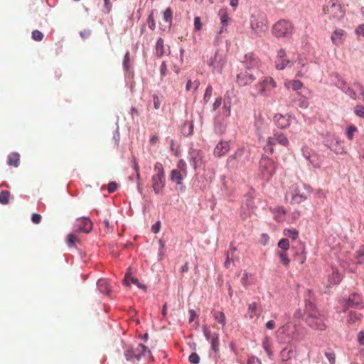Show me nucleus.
<instances>
[{
    "instance_id": "obj_22",
    "label": "nucleus",
    "mask_w": 364,
    "mask_h": 364,
    "mask_svg": "<svg viewBox=\"0 0 364 364\" xmlns=\"http://www.w3.org/2000/svg\"><path fill=\"white\" fill-rule=\"evenodd\" d=\"M289 325H284L277 331V336L281 342H288L291 338V335L288 333L289 331Z\"/></svg>"
},
{
    "instance_id": "obj_18",
    "label": "nucleus",
    "mask_w": 364,
    "mask_h": 364,
    "mask_svg": "<svg viewBox=\"0 0 364 364\" xmlns=\"http://www.w3.org/2000/svg\"><path fill=\"white\" fill-rule=\"evenodd\" d=\"M252 27L257 32H265L268 30V22L266 18L262 17L252 23Z\"/></svg>"
},
{
    "instance_id": "obj_60",
    "label": "nucleus",
    "mask_w": 364,
    "mask_h": 364,
    "mask_svg": "<svg viewBox=\"0 0 364 364\" xmlns=\"http://www.w3.org/2000/svg\"><path fill=\"white\" fill-rule=\"evenodd\" d=\"M117 183L115 182H110L107 186L109 193H113L117 189Z\"/></svg>"
},
{
    "instance_id": "obj_24",
    "label": "nucleus",
    "mask_w": 364,
    "mask_h": 364,
    "mask_svg": "<svg viewBox=\"0 0 364 364\" xmlns=\"http://www.w3.org/2000/svg\"><path fill=\"white\" fill-rule=\"evenodd\" d=\"M187 173H182L181 171L178 169H173L170 173V179L171 181L175 182L178 185L182 183V181L186 177Z\"/></svg>"
},
{
    "instance_id": "obj_43",
    "label": "nucleus",
    "mask_w": 364,
    "mask_h": 364,
    "mask_svg": "<svg viewBox=\"0 0 364 364\" xmlns=\"http://www.w3.org/2000/svg\"><path fill=\"white\" fill-rule=\"evenodd\" d=\"M277 255L281 259V262L284 266H289L290 260L288 258L287 252L285 251H280V252H278Z\"/></svg>"
},
{
    "instance_id": "obj_7",
    "label": "nucleus",
    "mask_w": 364,
    "mask_h": 364,
    "mask_svg": "<svg viewBox=\"0 0 364 364\" xmlns=\"http://www.w3.org/2000/svg\"><path fill=\"white\" fill-rule=\"evenodd\" d=\"M146 353H150L148 348L143 344H138L136 347H128L124 351V356L128 360L133 358L139 360L141 356H144Z\"/></svg>"
},
{
    "instance_id": "obj_12",
    "label": "nucleus",
    "mask_w": 364,
    "mask_h": 364,
    "mask_svg": "<svg viewBox=\"0 0 364 364\" xmlns=\"http://www.w3.org/2000/svg\"><path fill=\"white\" fill-rule=\"evenodd\" d=\"M259 65V60L253 53H250L245 55V60L242 61L244 69L253 71Z\"/></svg>"
},
{
    "instance_id": "obj_41",
    "label": "nucleus",
    "mask_w": 364,
    "mask_h": 364,
    "mask_svg": "<svg viewBox=\"0 0 364 364\" xmlns=\"http://www.w3.org/2000/svg\"><path fill=\"white\" fill-rule=\"evenodd\" d=\"M10 193L8 191H3L0 192V203L6 205L9 202Z\"/></svg>"
},
{
    "instance_id": "obj_54",
    "label": "nucleus",
    "mask_w": 364,
    "mask_h": 364,
    "mask_svg": "<svg viewBox=\"0 0 364 364\" xmlns=\"http://www.w3.org/2000/svg\"><path fill=\"white\" fill-rule=\"evenodd\" d=\"M354 112L357 116L364 118V106L357 105L355 107Z\"/></svg>"
},
{
    "instance_id": "obj_1",
    "label": "nucleus",
    "mask_w": 364,
    "mask_h": 364,
    "mask_svg": "<svg viewBox=\"0 0 364 364\" xmlns=\"http://www.w3.org/2000/svg\"><path fill=\"white\" fill-rule=\"evenodd\" d=\"M311 192V188L306 184L291 185L286 193L285 198L291 203H301L306 200Z\"/></svg>"
},
{
    "instance_id": "obj_29",
    "label": "nucleus",
    "mask_w": 364,
    "mask_h": 364,
    "mask_svg": "<svg viewBox=\"0 0 364 364\" xmlns=\"http://www.w3.org/2000/svg\"><path fill=\"white\" fill-rule=\"evenodd\" d=\"M97 287L100 292L108 294L110 291V284L105 279H100L97 281Z\"/></svg>"
},
{
    "instance_id": "obj_2",
    "label": "nucleus",
    "mask_w": 364,
    "mask_h": 364,
    "mask_svg": "<svg viewBox=\"0 0 364 364\" xmlns=\"http://www.w3.org/2000/svg\"><path fill=\"white\" fill-rule=\"evenodd\" d=\"M151 176L152 188L156 195L161 194L166 185L165 172L161 163L156 162Z\"/></svg>"
},
{
    "instance_id": "obj_35",
    "label": "nucleus",
    "mask_w": 364,
    "mask_h": 364,
    "mask_svg": "<svg viewBox=\"0 0 364 364\" xmlns=\"http://www.w3.org/2000/svg\"><path fill=\"white\" fill-rule=\"evenodd\" d=\"M283 235L292 240H295L298 237L299 232L294 228H286L283 231Z\"/></svg>"
},
{
    "instance_id": "obj_13",
    "label": "nucleus",
    "mask_w": 364,
    "mask_h": 364,
    "mask_svg": "<svg viewBox=\"0 0 364 364\" xmlns=\"http://www.w3.org/2000/svg\"><path fill=\"white\" fill-rule=\"evenodd\" d=\"M244 154V149L242 148L237 149L232 155L227 159V166L232 168H236L238 166L239 161L241 160Z\"/></svg>"
},
{
    "instance_id": "obj_58",
    "label": "nucleus",
    "mask_w": 364,
    "mask_h": 364,
    "mask_svg": "<svg viewBox=\"0 0 364 364\" xmlns=\"http://www.w3.org/2000/svg\"><path fill=\"white\" fill-rule=\"evenodd\" d=\"M325 355L331 364H334L336 362V355L334 353H326Z\"/></svg>"
},
{
    "instance_id": "obj_14",
    "label": "nucleus",
    "mask_w": 364,
    "mask_h": 364,
    "mask_svg": "<svg viewBox=\"0 0 364 364\" xmlns=\"http://www.w3.org/2000/svg\"><path fill=\"white\" fill-rule=\"evenodd\" d=\"M189 154L194 169L200 168L203 164V153L200 150L192 149Z\"/></svg>"
},
{
    "instance_id": "obj_44",
    "label": "nucleus",
    "mask_w": 364,
    "mask_h": 364,
    "mask_svg": "<svg viewBox=\"0 0 364 364\" xmlns=\"http://www.w3.org/2000/svg\"><path fill=\"white\" fill-rule=\"evenodd\" d=\"M294 259L296 260L301 264L305 262L306 259V252L304 251V248H303L301 253H296L294 255Z\"/></svg>"
},
{
    "instance_id": "obj_46",
    "label": "nucleus",
    "mask_w": 364,
    "mask_h": 364,
    "mask_svg": "<svg viewBox=\"0 0 364 364\" xmlns=\"http://www.w3.org/2000/svg\"><path fill=\"white\" fill-rule=\"evenodd\" d=\"M172 10L170 8H167L164 12L163 19L164 21L170 23L172 21Z\"/></svg>"
},
{
    "instance_id": "obj_32",
    "label": "nucleus",
    "mask_w": 364,
    "mask_h": 364,
    "mask_svg": "<svg viewBox=\"0 0 364 364\" xmlns=\"http://www.w3.org/2000/svg\"><path fill=\"white\" fill-rule=\"evenodd\" d=\"M20 164V155L18 153H11L8 156V164L14 167H18Z\"/></svg>"
},
{
    "instance_id": "obj_10",
    "label": "nucleus",
    "mask_w": 364,
    "mask_h": 364,
    "mask_svg": "<svg viewBox=\"0 0 364 364\" xmlns=\"http://www.w3.org/2000/svg\"><path fill=\"white\" fill-rule=\"evenodd\" d=\"M256 80V76L253 71L241 68L240 73L237 75L236 82L239 86H246L252 83Z\"/></svg>"
},
{
    "instance_id": "obj_47",
    "label": "nucleus",
    "mask_w": 364,
    "mask_h": 364,
    "mask_svg": "<svg viewBox=\"0 0 364 364\" xmlns=\"http://www.w3.org/2000/svg\"><path fill=\"white\" fill-rule=\"evenodd\" d=\"M213 93V87L211 85H208L205 91V94L203 96V100L205 102H208L209 100L210 99Z\"/></svg>"
},
{
    "instance_id": "obj_57",
    "label": "nucleus",
    "mask_w": 364,
    "mask_h": 364,
    "mask_svg": "<svg viewBox=\"0 0 364 364\" xmlns=\"http://www.w3.org/2000/svg\"><path fill=\"white\" fill-rule=\"evenodd\" d=\"M194 27L196 31H200L202 28V23L200 17L197 16L194 18Z\"/></svg>"
},
{
    "instance_id": "obj_45",
    "label": "nucleus",
    "mask_w": 364,
    "mask_h": 364,
    "mask_svg": "<svg viewBox=\"0 0 364 364\" xmlns=\"http://www.w3.org/2000/svg\"><path fill=\"white\" fill-rule=\"evenodd\" d=\"M278 247L281 248L282 251L287 252V250L289 248V241L287 238H283L280 240L278 242Z\"/></svg>"
},
{
    "instance_id": "obj_23",
    "label": "nucleus",
    "mask_w": 364,
    "mask_h": 364,
    "mask_svg": "<svg viewBox=\"0 0 364 364\" xmlns=\"http://www.w3.org/2000/svg\"><path fill=\"white\" fill-rule=\"evenodd\" d=\"M345 31L342 29H336L331 35V39L334 45L339 46L343 43Z\"/></svg>"
},
{
    "instance_id": "obj_40",
    "label": "nucleus",
    "mask_w": 364,
    "mask_h": 364,
    "mask_svg": "<svg viewBox=\"0 0 364 364\" xmlns=\"http://www.w3.org/2000/svg\"><path fill=\"white\" fill-rule=\"evenodd\" d=\"M337 81L336 82V85L341 89L343 92L346 89V87H348L346 82L338 75H336Z\"/></svg>"
},
{
    "instance_id": "obj_19",
    "label": "nucleus",
    "mask_w": 364,
    "mask_h": 364,
    "mask_svg": "<svg viewBox=\"0 0 364 364\" xmlns=\"http://www.w3.org/2000/svg\"><path fill=\"white\" fill-rule=\"evenodd\" d=\"M275 63L276 68L279 70H283L289 63V60L286 58V53L283 49L278 51Z\"/></svg>"
},
{
    "instance_id": "obj_31",
    "label": "nucleus",
    "mask_w": 364,
    "mask_h": 364,
    "mask_svg": "<svg viewBox=\"0 0 364 364\" xmlns=\"http://www.w3.org/2000/svg\"><path fill=\"white\" fill-rule=\"evenodd\" d=\"M218 16L220 17V22L222 23V28L220 30V33L223 31V29L225 28V27L228 25V23L230 20L227 10L225 9H220L218 12Z\"/></svg>"
},
{
    "instance_id": "obj_30",
    "label": "nucleus",
    "mask_w": 364,
    "mask_h": 364,
    "mask_svg": "<svg viewBox=\"0 0 364 364\" xmlns=\"http://www.w3.org/2000/svg\"><path fill=\"white\" fill-rule=\"evenodd\" d=\"M284 86L287 89H292L294 91H297L303 87V83L298 80H287L284 82Z\"/></svg>"
},
{
    "instance_id": "obj_11",
    "label": "nucleus",
    "mask_w": 364,
    "mask_h": 364,
    "mask_svg": "<svg viewBox=\"0 0 364 364\" xmlns=\"http://www.w3.org/2000/svg\"><path fill=\"white\" fill-rule=\"evenodd\" d=\"M325 14L330 15L333 19L340 21L345 14L343 7L340 4H332L330 6L323 7Z\"/></svg>"
},
{
    "instance_id": "obj_56",
    "label": "nucleus",
    "mask_w": 364,
    "mask_h": 364,
    "mask_svg": "<svg viewBox=\"0 0 364 364\" xmlns=\"http://www.w3.org/2000/svg\"><path fill=\"white\" fill-rule=\"evenodd\" d=\"M353 86L360 92V95L362 96L363 100L364 101V89L363 85L360 82H355L353 83Z\"/></svg>"
},
{
    "instance_id": "obj_25",
    "label": "nucleus",
    "mask_w": 364,
    "mask_h": 364,
    "mask_svg": "<svg viewBox=\"0 0 364 364\" xmlns=\"http://www.w3.org/2000/svg\"><path fill=\"white\" fill-rule=\"evenodd\" d=\"M236 247H230L226 253V259L224 263V266L225 268L228 269L230 267L231 264L234 263L235 260H237V258H235L234 256L235 252H236Z\"/></svg>"
},
{
    "instance_id": "obj_42",
    "label": "nucleus",
    "mask_w": 364,
    "mask_h": 364,
    "mask_svg": "<svg viewBox=\"0 0 364 364\" xmlns=\"http://www.w3.org/2000/svg\"><path fill=\"white\" fill-rule=\"evenodd\" d=\"M291 353H292L291 350H289L287 348L282 349V350L280 353L281 359L283 361L289 360L291 357Z\"/></svg>"
},
{
    "instance_id": "obj_62",
    "label": "nucleus",
    "mask_w": 364,
    "mask_h": 364,
    "mask_svg": "<svg viewBox=\"0 0 364 364\" xmlns=\"http://www.w3.org/2000/svg\"><path fill=\"white\" fill-rule=\"evenodd\" d=\"M357 339H358V343L360 345L364 346V331H360V332H358V336H357Z\"/></svg>"
},
{
    "instance_id": "obj_48",
    "label": "nucleus",
    "mask_w": 364,
    "mask_h": 364,
    "mask_svg": "<svg viewBox=\"0 0 364 364\" xmlns=\"http://www.w3.org/2000/svg\"><path fill=\"white\" fill-rule=\"evenodd\" d=\"M218 346H219V341H218V336H214L211 338V348L214 352H217L218 350Z\"/></svg>"
},
{
    "instance_id": "obj_37",
    "label": "nucleus",
    "mask_w": 364,
    "mask_h": 364,
    "mask_svg": "<svg viewBox=\"0 0 364 364\" xmlns=\"http://www.w3.org/2000/svg\"><path fill=\"white\" fill-rule=\"evenodd\" d=\"M164 45L162 38H159L156 44V53L159 56H161L164 54Z\"/></svg>"
},
{
    "instance_id": "obj_59",
    "label": "nucleus",
    "mask_w": 364,
    "mask_h": 364,
    "mask_svg": "<svg viewBox=\"0 0 364 364\" xmlns=\"http://www.w3.org/2000/svg\"><path fill=\"white\" fill-rule=\"evenodd\" d=\"M41 215L38 213H33L32 215L31 220L35 224H39L41 221Z\"/></svg>"
},
{
    "instance_id": "obj_55",
    "label": "nucleus",
    "mask_w": 364,
    "mask_h": 364,
    "mask_svg": "<svg viewBox=\"0 0 364 364\" xmlns=\"http://www.w3.org/2000/svg\"><path fill=\"white\" fill-rule=\"evenodd\" d=\"M77 240V237L74 234H69L68 236V244L69 246H73L75 244V242Z\"/></svg>"
},
{
    "instance_id": "obj_16",
    "label": "nucleus",
    "mask_w": 364,
    "mask_h": 364,
    "mask_svg": "<svg viewBox=\"0 0 364 364\" xmlns=\"http://www.w3.org/2000/svg\"><path fill=\"white\" fill-rule=\"evenodd\" d=\"M230 149V142L228 141H220L215 147L213 154L216 157L225 156Z\"/></svg>"
},
{
    "instance_id": "obj_34",
    "label": "nucleus",
    "mask_w": 364,
    "mask_h": 364,
    "mask_svg": "<svg viewBox=\"0 0 364 364\" xmlns=\"http://www.w3.org/2000/svg\"><path fill=\"white\" fill-rule=\"evenodd\" d=\"M305 65H306V62L304 59H302V58L298 59L297 65H298V68H299V70L296 73V77H303L306 74L307 68H304Z\"/></svg>"
},
{
    "instance_id": "obj_39",
    "label": "nucleus",
    "mask_w": 364,
    "mask_h": 364,
    "mask_svg": "<svg viewBox=\"0 0 364 364\" xmlns=\"http://www.w3.org/2000/svg\"><path fill=\"white\" fill-rule=\"evenodd\" d=\"M356 132H358V129H357V127H356L355 125H353V124L350 125V126L347 128V129H346V136H347L348 139L349 140H350V141H351V140H353V137H354V134H355Z\"/></svg>"
},
{
    "instance_id": "obj_36",
    "label": "nucleus",
    "mask_w": 364,
    "mask_h": 364,
    "mask_svg": "<svg viewBox=\"0 0 364 364\" xmlns=\"http://www.w3.org/2000/svg\"><path fill=\"white\" fill-rule=\"evenodd\" d=\"M214 318L219 323L222 325L223 327L225 326L226 323V317L223 312L222 311H215L213 314Z\"/></svg>"
},
{
    "instance_id": "obj_6",
    "label": "nucleus",
    "mask_w": 364,
    "mask_h": 364,
    "mask_svg": "<svg viewBox=\"0 0 364 364\" xmlns=\"http://www.w3.org/2000/svg\"><path fill=\"white\" fill-rule=\"evenodd\" d=\"M225 64V55L223 51L219 50L208 60V65L212 68L213 73H220Z\"/></svg>"
},
{
    "instance_id": "obj_51",
    "label": "nucleus",
    "mask_w": 364,
    "mask_h": 364,
    "mask_svg": "<svg viewBox=\"0 0 364 364\" xmlns=\"http://www.w3.org/2000/svg\"><path fill=\"white\" fill-rule=\"evenodd\" d=\"M188 360L192 364H198L200 362V357L196 353H193L190 355Z\"/></svg>"
},
{
    "instance_id": "obj_64",
    "label": "nucleus",
    "mask_w": 364,
    "mask_h": 364,
    "mask_svg": "<svg viewBox=\"0 0 364 364\" xmlns=\"http://www.w3.org/2000/svg\"><path fill=\"white\" fill-rule=\"evenodd\" d=\"M355 33L358 35H362L363 36H364V24L358 26V27L355 30Z\"/></svg>"
},
{
    "instance_id": "obj_49",
    "label": "nucleus",
    "mask_w": 364,
    "mask_h": 364,
    "mask_svg": "<svg viewBox=\"0 0 364 364\" xmlns=\"http://www.w3.org/2000/svg\"><path fill=\"white\" fill-rule=\"evenodd\" d=\"M176 167V169L181 171L182 173H187L186 163L184 160H179L177 163Z\"/></svg>"
},
{
    "instance_id": "obj_15",
    "label": "nucleus",
    "mask_w": 364,
    "mask_h": 364,
    "mask_svg": "<svg viewBox=\"0 0 364 364\" xmlns=\"http://www.w3.org/2000/svg\"><path fill=\"white\" fill-rule=\"evenodd\" d=\"M262 313L261 306L256 302H252L248 305L247 311L245 314V317L253 319L259 318Z\"/></svg>"
},
{
    "instance_id": "obj_21",
    "label": "nucleus",
    "mask_w": 364,
    "mask_h": 364,
    "mask_svg": "<svg viewBox=\"0 0 364 364\" xmlns=\"http://www.w3.org/2000/svg\"><path fill=\"white\" fill-rule=\"evenodd\" d=\"M274 121L277 127L280 129H285L290 124L289 117L282 114H276L274 117Z\"/></svg>"
},
{
    "instance_id": "obj_61",
    "label": "nucleus",
    "mask_w": 364,
    "mask_h": 364,
    "mask_svg": "<svg viewBox=\"0 0 364 364\" xmlns=\"http://www.w3.org/2000/svg\"><path fill=\"white\" fill-rule=\"evenodd\" d=\"M154 107L156 109H159L161 105V101L159 97L156 95L153 96Z\"/></svg>"
},
{
    "instance_id": "obj_63",
    "label": "nucleus",
    "mask_w": 364,
    "mask_h": 364,
    "mask_svg": "<svg viewBox=\"0 0 364 364\" xmlns=\"http://www.w3.org/2000/svg\"><path fill=\"white\" fill-rule=\"evenodd\" d=\"M222 104V97H219L215 99L214 103L213 104V108L214 110H216Z\"/></svg>"
},
{
    "instance_id": "obj_20",
    "label": "nucleus",
    "mask_w": 364,
    "mask_h": 364,
    "mask_svg": "<svg viewBox=\"0 0 364 364\" xmlns=\"http://www.w3.org/2000/svg\"><path fill=\"white\" fill-rule=\"evenodd\" d=\"M347 305L348 307L363 309L361 296L355 293L351 294L347 301Z\"/></svg>"
},
{
    "instance_id": "obj_4",
    "label": "nucleus",
    "mask_w": 364,
    "mask_h": 364,
    "mask_svg": "<svg viewBox=\"0 0 364 364\" xmlns=\"http://www.w3.org/2000/svg\"><path fill=\"white\" fill-rule=\"evenodd\" d=\"M277 165L274 160L266 156H262L259 161V171L263 178L270 180L274 174Z\"/></svg>"
},
{
    "instance_id": "obj_33",
    "label": "nucleus",
    "mask_w": 364,
    "mask_h": 364,
    "mask_svg": "<svg viewBox=\"0 0 364 364\" xmlns=\"http://www.w3.org/2000/svg\"><path fill=\"white\" fill-rule=\"evenodd\" d=\"M262 348L265 350L269 358H272L273 356V352L272 350V343L270 341L269 338L265 337L262 340Z\"/></svg>"
},
{
    "instance_id": "obj_26",
    "label": "nucleus",
    "mask_w": 364,
    "mask_h": 364,
    "mask_svg": "<svg viewBox=\"0 0 364 364\" xmlns=\"http://www.w3.org/2000/svg\"><path fill=\"white\" fill-rule=\"evenodd\" d=\"M342 275L338 272L337 269H332V274L328 277V285L332 286L338 284L342 280Z\"/></svg>"
},
{
    "instance_id": "obj_17",
    "label": "nucleus",
    "mask_w": 364,
    "mask_h": 364,
    "mask_svg": "<svg viewBox=\"0 0 364 364\" xmlns=\"http://www.w3.org/2000/svg\"><path fill=\"white\" fill-rule=\"evenodd\" d=\"M77 228L79 232L88 233L92 228V223L87 218H82L77 220Z\"/></svg>"
},
{
    "instance_id": "obj_3",
    "label": "nucleus",
    "mask_w": 364,
    "mask_h": 364,
    "mask_svg": "<svg viewBox=\"0 0 364 364\" xmlns=\"http://www.w3.org/2000/svg\"><path fill=\"white\" fill-rule=\"evenodd\" d=\"M276 144H279L283 146H288L289 141L288 138L281 132H274L272 136L267 138L266 144L263 146V150L269 154L274 153V147Z\"/></svg>"
},
{
    "instance_id": "obj_9",
    "label": "nucleus",
    "mask_w": 364,
    "mask_h": 364,
    "mask_svg": "<svg viewBox=\"0 0 364 364\" xmlns=\"http://www.w3.org/2000/svg\"><path fill=\"white\" fill-rule=\"evenodd\" d=\"M276 82L271 77H264L262 81L258 82L255 87L258 93L263 96L269 95V92L276 87Z\"/></svg>"
},
{
    "instance_id": "obj_28",
    "label": "nucleus",
    "mask_w": 364,
    "mask_h": 364,
    "mask_svg": "<svg viewBox=\"0 0 364 364\" xmlns=\"http://www.w3.org/2000/svg\"><path fill=\"white\" fill-rule=\"evenodd\" d=\"M123 282L126 286H130L131 283H132L137 286L139 289H145V287L140 284L136 278L132 277L129 273L125 274Z\"/></svg>"
},
{
    "instance_id": "obj_52",
    "label": "nucleus",
    "mask_w": 364,
    "mask_h": 364,
    "mask_svg": "<svg viewBox=\"0 0 364 364\" xmlns=\"http://www.w3.org/2000/svg\"><path fill=\"white\" fill-rule=\"evenodd\" d=\"M343 92L348 95L351 99L355 100L358 97L356 92L349 86L346 87V89L343 91Z\"/></svg>"
},
{
    "instance_id": "obj_53",
    "label": "nucleus",
    "mask_w": 364,
    "mask_h": 364,
    "mask_svg": "<svg viewBox=\"0 0 364 364\" xmlns=\"http://www.w3.org/2000/svg\"><path fill=\"white\" fill-rule=\"evenodd\" d=\"M341 144H342V142L341 141H336V146L335 148L332 149L335 151V153L337 154H343L345 152L344 148L341 146Z\"/></svg>"
},
{
    "instance_id": "obj_38",
    "label": "nucleus",
    "mask_w": 364,
    "mask_h": 364,
    "mask_svg": "<svg viewBox=\"0 0 364 364\" xmlns=\"http://www.w3.org/2000/svg\"><path fill=\"white\" fill-rule=\"evenodd\" d=\"M355 258L358 264H364V247H360L356 251Z\"/></svg>"
},
{
    "instance_id": "obj_50",
    "label": "nucleus",
    "mask_w": 364,
    "mask_h": 364,
    "mask_svg": "<svg viewBox=\"0 0 364 364\" xmlns=\"http://www.w3.org/2000/svg\"><path fill=\"white\" fill-rule=\"evenodd\" d=\"M32 38L36 41H41L43 38V34L38 30H35L32 32Z\"/></svg>"
},
{
    "instance_id": "obj_27",
    "label": "nucleus",
    "mask_w": 364,
    "mask_h": 364,
    "mask_svg": "<svg viewBox=\"0 0 364 364\" xmlns=\"http://www.w3.org/2000/svg\"><path fill=\"white\" fill-rule=\"evenodd\" d=\"M274 214V219L278 222H283L285 219L286 210L283 207L278 206L274 209H271Z\"/></svg>"
},
{
    "instance_id": "obj_8",
    "label": "nucleus",
    "mask_w": 364,
    "mask_h": 364,
    "mask_svg": "<svg viewBox=\"0 0 364 364\" xmlns=\"http://www.w3.org/2000/svg\"><path fill=\"white\" fill-rule=\"evenodd\" d=\"M319 316L320 314L317 311L309 313L306 318V322L313 329L323 331L326 329V324Z\"/></svg>"
},
{
    "instance_id": "obj_5",
    "label": "nucleus",
    "mask_w": 364,
    "mask_h": 364,
    "mask_svg": "<svg viewBox=\"0 0 364 364\" xmlns=\"http://www.w3.org/2000/svg\"><path fill=\"white\" fill-rule=\"evenodd\" d=\"M294 27L291 22L280 20L273 26L272 33L276 37H289L293 33Z\"/></svg>"
}]
</instances>
